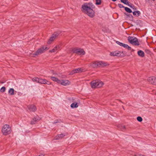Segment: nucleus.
Wrapping results in <instances>:
<instances>
[{
  "label": "nucleus",
  "mask_w": 156,
  "mask_h": 156,
  "mask_svg": "<svg viewBox=\"0 0 156 156\" xmlns=\"http://www.w3.org/2000/svg\"><path fill=\"white\" fill-rule=\"evenodd\" d=\"M94 7L92 3H85L82 5V10L89 16L93 17L94 15V12L92 9Z\"/></svg>",
  "instance_id": "obj_1"
},
{
  "label": "nucleus",
  "mask_w": 156,
  "mask_h": 156,
  "mask_svg": "<svg viewBox=\"0 0 156 156\" xmlns=\"http://www.w3.org/2000/svg\"><path fill=\"white\" fill-rule=\"evenodd\" d=\"M49 48H48L46 46H43L42 47L38 49L35 52H32L31 53L29 52L28 55L34 57L36 56L44 53Z\"/></svg>",
  "instance_id": "obj_2"
},
{
  "label": "nucleus",
  "mask_w": 156,
  "mask_h": 156,
  "mask_svg": "<svg viewBox=\"0 0 156 156\" xmlns=\"http://www.w3.org/2000/svg\"><path fill=\"white\" fill-rule=\"evenodd\" d=\"M51 78L53 81L56 82L58 84H60L62 86H66L69 85L70 84V82L68 80H60L54 76H51Z\"/></svg>",
  "instance_id": "obj_3"
},
{
  "label": "nucleus",
  "mask_w": 156,
  "mask_h": 156,
  "mask_svg": "<svg viewBox=\"0 0 156 156\" xmlns=\"http://www.w3.org/2000/svg\"><path fill=\"white\" fill-rule=\"evenodd\" d=\"M103 84L102 81L99 80H93L90 83L91 87L93 88L100 87Z\"/></svg>",
  "instance_id": "obj_4"
},
{
  "label": "nucleus",
  "mask_w": 156,
  "mask_h": 156,
  "mask_svg": "<svg viewBox=\"0 0 156 156\" xmlns=\"http://www.w3.org/2000/svg\"><path fill=\"white\" fill-rule=\"evenodd\" d=\"M2 132L5 135L10 134L11 133V128L10 126L7 124L4 125L2 128Z\"/></svg>",
  "instance_id": "obj_5"
},
{
  "label": "nucleus",
  "mask_w": 156,
  "mask_h": 156,
  "mask_svg": "<svg viewBox=\"0 0 156 156\" xmlns=\"http://www.w3.org/2000/svg\"><path fill=\"white\" fill-rule=\"evenodd\" d=\"M128 40L131 44L135 45H138L139 43L136 38L134 37H129Z\"/></svg>",
  "instance_id": "obj_6"
},
{
  "label": "nucleus",
  "mask_w": 156,
  "mask_h": 156,
  "mask_svg": "<svg viewBox=\"0 0 156 156\" xmlns=\"http://www.w3.org/2000/svg\"><path fill=\"white\" fill-rule=\"evenodd\" d=\"M72 51L74 53H77L80 55H84L85 54V52L84 50L80 48L73 49Z\"/></svg>",
  "instance_id": "obj_7"
},
{
  "label": "nucleus",
  "mask_w": 156,
  "mask_h": 156,
  "mask_svg": "<svg viewBox=\"0 0 156 156\" xmlns=\"http://www.w3.org/2000/svg\"><path fill=\"white\" fill-rule=\"evenodd\" d=\"M122 53V52L121 51H117L111 52L110 55L111 56H120Z\"/></svg>",
  "instance_id": "obj_8"
},
{
  "label": "nucleus",
  "mask_w": 156,
  "mask_h": 156,
  "mask_svg": "<svg viewBox=\"0 0 156 156\" xmlns=\"http://www.w3.org/2000/svg\"><path fill=\"white\" fill-rule=\"evenodd\" d=\"M147 80L150 83L156 85V78L154 77H149Z\"/></svg>",
  "instance_id": "obj_9"
},
{
  "label": "nucleus",
  "mask_w": 156,
  "mask_h": 156,
  "mask_svg": "<svg viewBox=\"0 0 156 156\" xmlns=\"http://www.w3.org/2000/svg\"><path fill=\"white\" fill-rule=\"evenodd\" d=\"M58 33H55L53 34L48 41L47 42L48 44H51V42L55 39L56 37L58 36Z\"/></svg>",
  "instance_id": "obj_10"
},
{
  "label": "nucleus",
  "mask_w": 156,
  "mask_h": 156,
  "mask_svg": "<svg viewBox=\"0 0 156 156\" xmlns=\"http://www.w3.org/2000/svg\"><path fill=\"white\" fill-rule=\"evenodd\" d=\"M36 109V107L34 105H29L27 107V111L29 112H34Z\"/></svg>",
  "instance_id": "obj_11"
},
{
  "label": "nucleus",
  "mask_w": 156,
  "mask_h": 156,
  "mask_svg": "<svg viewBox=\"0 0 156 156\" xmlns=\"http://www.w3.org/2000/svg\"><path fill=\"white\" fill-rule=\"evenodd\" d=\"M61 46L60 45H57L53 49L50 50L49 52L51 53L56 52L60 48Z\"/></svg>",
  "instance_id": "obj_12"
},
{
  "label": "nucleus",
  "mask_w": 156,
  "mask_h": 156,
  "mask_svg": "<svg viewBox=\"0 0 156 156\" xmlns=\"http://www.w3.org/2000/svg\"><path fill=\"white\" fill-rule=\"evenodd\" d=\"M90 66L93 68H95L98 67V61L93 62L92 63L90 64Z\"/></svg>",
  "instance_id": "obj_13"
},
{
  "label": "nucleus",
  "mask_w": 156,
  "mask_h": 156,
  "mask_svg": "<svg viewBox=\"0 0 156 156\" xmlns=\"http://www.w3.org/2000/svg\"><path fill=\"white\" fill-rule=\"evenodd\" d=\"M41 119L40 118H39V117H37L36 118H33L32 120H31L30 123L31 124H35L36 123V121L37 120H39Z\"/></svg>",
  "instance_id": "obj_14"
},
{
  "label": "nucleus",
  "mask_w": 156,
  "mask_h": 156,
  "mask_svg": "<svg viewBox=\"0 0 156 156\" xmlns=\"http://www.w3.org/2000/svg\"><path fill=\"white\" fill-rule=\"evenodd\" d=\"M65 135L63 134H61L59 135H58L57 136H56L55 137V140H58L60 139H61L63 138Z\"/></svg>",
  "instance_id": "obj_15"
},
{
  "label": "nucleus",
  "mask_w": 156,
  "mask_h": 156,
  "mask_svg": "<svg viewBox=\"0 0 156 156\" xmlns=\"http://www.w3.org/2000/svg\"><path fill=\"white\" fill-rule=\"evenodd\" d=\"M137 54L138 55L141 57H143L144 56V52L141 50L139 51H138Z\"/></svg>",
  "instance_id": "obj_16"
},
{
  "label": "nucleus",
  "mask_w": 156,
  "mask_h": 156,
  "mask_svg": "<svg viewBox=\"0 0 156 156\" xmlns=\"http://www.w3.org/2000/svg\"><path fill=\"white\" fill-rule=\"evenodd\" d=\"M46 80L40 78L39 83L45 84H46Z\"/></svg>",
  "instance_id": "obj_17"
},
{
  "label": "nucleus",
  "mask_w": 156,
  "mask_h": 156,
  "mask_svg": "<svg viewBox=\"0 0 156 156\" xmlns=\"http://www.w3.org/2000/svg\"><path fill=\"white\" fill-rule=\"evenodd\" d=\"M122 47H123L128 50H130L131 49V48L127 44L123 43Z\"/></svg>",
  "instance_id": "obj_18"
},
{
  "label": "nucleus",
  "mask_w": 156,
  "mask_h": 156,
  "mask_svg": "<svg viewBox=\"0 0 156 156\" xmlns=\"http://www.w3.org/2000/svg\"><path fill=\"white\" fill-rule=\"evenodd\" d=\"M71 107L72 108H77L78 105H77V103L76 102H74L73 103H72L71 105Z\"/></svg>",
  "instance_id": "obj_19"
},
{
  "label": "nucleus",
  "mask_w": 156,
  "mask_h": 156,
  "mask_svg": "<svg viewBox=\"0 0 156 156\" xmlns=\"http://www.w3.org/2000/svg\"><path fill=\"white\" fill-rule=\"evenodd\" d=\"M14 89L13 88H11L9 89L8 91V93L10 95H13L14 94Z\"/></svg>",
  "instance_id": "obj_20"
},
{
  "label": "nucleus",
  "mask_w": 156,
  "mask_h": 156,
  "mask_svg": "<svg viewBox=\"0 0 156 156\" xmlns=\"http://www.w3.org/2000/svg\"><path fill=\"white\" fill-rule=\"evenodd\" d=\"M121 2L124 4L128 6H129V2L127 0H120Z\"/></svg>",
  "instance_id": "obj_21"
},
{
  "label": "nucleus",
  "mask_w": 156,
  "mask_h": 156,
  "mask_svg": "<svg viewBox=\"0 0 156 156\" xmlns=\"http://www.w3.org/2000/svg\"><path fill=\"white\" fill-rule=\"evenodd\" d=\"M74 71H75L76 73H79L83 71V69L80 68H78L74 69Z\"/></svg>",
  "instance_id": "obj_22"
},
{
  "label": "nucleus",
  "mask_w": 156,
  "mask_h": 156,
  "mask_svg": "<svg viewBox=\"0 0 156 156\" xmlns=\"http://www.w3.org/2000/svg\"><path fill=\"white\" fill-rule=\"evenodd\" d=\"M140 12L139 11H134L133 12V14L134 15L139 16L140 14Z\"/></svg>",
  "instance_id": "obj_23"
},
{
  "label": "nucleus",
  "mask_w": 156,
  "mask_h": 156,
  "mask_svg": "<svg viewBox=\"0 0 156 156\" xmlns=\"http://www.w3.org/2000/svg\"><path fill=\"white\" fill-rule=\"evenodd\" d=\"M101 63L102 64V67H104L109 65V64L105 62L101 61Z\"/></svg>",
  "instance_id": "obj_24"
},
{
  "label": "nucleus",
  "mask_w": 156,
  "mask_h": 156,
  "mask_svg": "<svg viewBox=\"0 0 156 156\" xmlns=\"http://www.w3.org/2000/svg\"><path fill=\"white\" fill-rule=\"evenodd\" d=\"M125 10L126 12L129 13H130L132 12L131 10L128 7H125Z\"/></svg>",
  "instance_id": "obj_25"
},
{
  "label": "nucleus",
  "mask_w": 156,
  "mask_h": 156,
  "mask_svg": "<svg viewBox=\"0 0 156 156\" xmlns=\"http://www.w3.org/2000/svg\"><path fill=\"white\" fill-rule=\"evenodd\" d=\"M40 78L38 77H35L32 79V80L34 82H36L37 83H39Z\"/></svg>",
  "instance_id": "obj_26"
},
{
  "label": "nucleus",
  "mask_w": 156,
  "mask_h": 156,
  "mask_svg": "<svg viewBox=\"0 0 156 156\" xmlns=\"http://www.w3.org/2000/svg\"><path fill=\"white\" fill-rule=\"evenodd\" d=\"M118 128H119L120 129H121L122 131L124 130L125 129V126L124 125H119L118 126Z\"/></svg>",
  "instance_id": "obj_27"
},
{
  "label": "nucleus",
  "mask_w": 156,
  "mask_h": 156,
  "mask_svg": "<svg viewBox=\"0 0 156 156\" xmlns=\"http://www.w3.org/2000/svg\"><path fill=\"white\" fill-rule=\"evenodd\" d=\"M101 3V0H96L95 4L97 5H100Z\"/></svg>",
  "instance_id": "obj_28"
},
{
  "label": "nucleus",
  "mask_w": 156,
  "mask_h": 156,
  "mask_svg": "<svg viewBox=\"0 0 156 156\" xmlns=\"http://www.w3.org/2000/svg\"><path fill=\"white\" fill-rule=\"evenodd\" d=\"M5 88L4 87H2L0 89V91L1 92H3L5 91Z\"/></svg>",
  "instance_id": "obj_29"
},
{
  "label": "nucleus",
  "mask_w": 156,
  "mask_h": 156,
  "mask_svg": "<svg viewBox=\"0 0 156 156\" xmlns=\"http://www.w3.org/2000/svg\"><path fill=\"white\" fill-rule=\"evenodd\" d=\"M137 119L138 121L140 122H141L142 121V119L140 116L138 117L137 118Z\"/></svg>",
  "instance_id": "obj_30"
},
{
  "label": "nucleus",
  "mask_w": 156,
  "mask_h": 156,
  "mask_svg": "<svg viewBox=\"0 0 156 156\" xmlns=\"http://www.w3.org/2000/svg\"><path fill=\"white\" fill-rule=\"evenodd\" d=\"M129 6L133 9L134 10H136V8L133 5H129Z\"/></svg>",
  "instance_id": "obj_31"
},
{
  "label": "nucleus",
  "mask_w": 156,
  "mask_h": 156,
  "mask_svg": "<svg viewBox=\"0 0 156 156\" xmlns=\"http://www.w3.org/2000/svg\"><path fill=\"white\" fill-rule=\"evenodd\" d=\"M101 61H98V67H102V64L101 63Z\"/></svg>",
  "instance_id": "obj_32"
},
{
  "label": "nucleus",
  "mask_w": 156,
  "mask_h": 156,
  "mask_svg": "<svg viewBox=\"0 0 156 156\" xmlns=\"http://www.w3.org/2000/svg\"><path fill=\"white\" fill-rule=\"evenodd\" d=\"M116 43L117 44H119L120 46H122L123 43L120 42L119 41H116Z\"/></svg>",
  "instance_id": "obj_33"
},
{
  "label": "nucleus",
  "mask_w": 156,
  "mask_h": 156,
  "mask_svg": "<svg viewBox=\"0 0 156 156\" xmlns=\"http://www.w3.org/2000/svg\"><path fill=\"white\" fill-rule=\"evenodd\" d=\"M119 6L120 8H124L125 7H124L123 5H122V4H119L118 5Z\"/></svg>",
  "instance_id": "obj_34"
},
{
  "label": "nucleus",
  "mask_w": 156,
  "mask_h": 156,
  "mask_svg": "<svg viewBox=\"0 0 156 156\" xmlns=\"http://www.w3.org/2000/svg\"><path fill=\"white\" fill-rule=\"evenodd\" d=\"M75 73H76V72H75V71H74V70H73L69 74L73 75Z\"/></svg>",
  "instance_id": "obj_35"
},
{
  "label": "nucleus",
  "mask_w": 156,
  "mask_h": 156,
  "mask_svg": "<svg viewBox=\"0 0 156 156\" xmlns=\"http://www.w3.org/2000/svg\"><path fill=\"white\" fill-rule=\"evenodd\" d=\"M46 84H47L48 85H50L51 84V83L46 80Z\"/></svg>",
  "instance_id": "obj_36"
},
{
  "label": "nucleus",
  "mask_w": 156,
  "mask_h": 156,
  "mask_svg": "<svg viewBox=\"0 0 156 156\" xmlns=\"http://www.w3.org/2000/svg\"><path fill=\"white\" fill-rule=\"evenodd\" d=\"M58 122H58V120H57V121L54 122V123H57Z\"/></svg>",
  "instance_id": "obj_37"
},
{
  "label": "nucleus",
  "mask_w": 156,
  "mask_h": 156,
  "mask_svg": "<svg viewBox=\"0 0 156 156\" xmlns=\"http://www.w3.org/2000/svg\"><path fill=\"white\" fill-rule=\"evenodd\" d=\"M39 156H44V155L43 154H41Z\"/></svg>",
  "instance_id": "obj_38"
},
{
  "label": "nucleus",
  "mask_w": 156,
  "mask_h": 156,
  "mask_svg": "<svg viewBox=\"0 0 156 156\" xmlns=\"http://www.w3.org/2000/svg\"><path fill=\"white\" fill-rule=\"evenodd\" d=\"M112 1L113 2H115L116 1V0H112Z\"/></svg>",
  "instance_id": "obj_39"
},
{
  "label": "nucleus",
  "mask_w": 156,
  "mask_h": 156,
  "mask_svg": "<svg viewBox=\"0 0 156 156\" xmlns=\"http://www.w3.org/2000/svg\"><path fill=\"white\" fill-rule=\"evenodd\" d=\"M153 1H155V0H152Z\"/></svg>",
  "instance_id": "obj_40"
}]
</instances>
